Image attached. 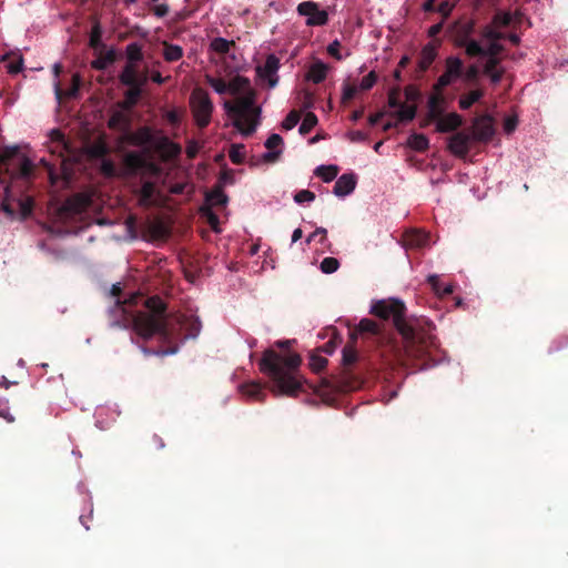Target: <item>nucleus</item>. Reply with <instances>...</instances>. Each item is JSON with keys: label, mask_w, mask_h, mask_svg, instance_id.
<instances>
[{"label": "nucleus", "mask_w": 568, "mask_h": 568, "mask_svg": "<svg viewBox=\"0 0 568 568\" xmlns=\"http://www.w3.org/2000/svg\"><path fill=\"white\" fill-rule=\"evenodd\" d=\"M301 363L302 358L296 353L278 354L266 351L258 365L261 372L272 379V392L276 396L295 397L305 382L300 372Z\"/></svg>", "instance_id": "1"}, {"label": "nucleus", "mask_w": 568, "mask_h": 568, "mask_svg": "<svg viewBox=\"0 0 568 568\" xmlns=\"http://www.w3.org/2000/svg\"><path fill=\"white\" fill-rule=\"evenodd\" d=\"M121 176H140L145 180L140 189V204L142 206L162 205L166 197L155 185L161 179L162 169L150 160L146 151H130L123 155Z\"/></svg>", "instance_id": "2"}, {"label": "nucleus", "mask_w": 568, "mask_h": 568, "mask_svg": "<svg viewBox=\"0 0 568 568\" xmlns=\"http://www.w3.org/2000/svg\"><path fill=\"white\" fill-rule=\"evenodd\" d=\"M227 93L239 97L233 103L224 101V111L242 135H251L260 124V115L254 109V95L250 89V81L243 77L233 78L227 83Z\"/></svg>", "instance_id": "3"}, {"label": "nucleus", "mask_w": 568, "mask_h": 568, "mask_svg": "<svg viewBox=\"0 0 568 568\" xmlns=\"http://www.w3.org/2000/svg\"><path fill=\"white\" fill-rule=\"evenodd\" d=\"M480 37L483 41H487L486 45H483L478 40H466L462 43L467 55L486 58L483 72L489 77L493 84H498L505 73V69L499 65L500 60L498 58V54L504 50L499 40L505 36L498 27L491 23L483 29Z\"/></svg>", "instance_id": "4"}, {"label": "nucleus", "mask_w": 568, "mask_h": 568, "mask_svg": "<svg viewBox=\"0 0 568 568\" xmlns=\"http://www.w3.org/2000/svg\"><path fill=\"white\" fill-rule=\"evenodd\" d=\"M146 311L140 312L134 316V331L144 339H149L154 335L163 338L168 337L166 332V314L163 301L153 296L145 302Z\"/></svg>", "instance_id": "5"}, {"label": "nucleus", "mask_w": 568, "mask_h": 568, "mask_svg": "<svg viewBox=\"0 0 568 568\" xmlns=\"http://www.w3.org/2000/svg\"><path fill=\"white\" fill-rule=\"evenodd\" d=\"M405 304L398 298H383L373 304L369 312L383 320H393L394 325L405 338L413 337L412 328L405 322Z\"/></svg>", "instance_id": "6"}, {"label": "nucleus", "mask_w": 568, "mask_h": 568, "mask_svg": "<svg viewBox=\"0 0 568 568\" xmlns=\"http://www.w3.org/2000/svg\"><path fill=\"white\" fill-rule=\"evenodd\" d=\"M190 108L197 126L205 128L210 124L214 104L209 93L202 88H195L190 95Z\"/></svg>", "instance_id": "7"}, {"label": "nucleus", "mask_w": 568, "mask_h": 568, "mask_svg": "<svg viewBox=\"0 0 568 568\" xmlns=\"http://www.w3.org/2000/svg\"><path fill=\"white\" fill-rule=\"evenodd\" d=\"M297 13L305 18L307 27H322L328 22V12L317 2L303 1L297 6Z\"/></svg>", "instance_id": "8"}, {"label": "nucleus", "mask_w": 568, "mask_h": 568, "mask_svg": "<svg viewBox=\"0 0 568 568\" xmlns=\"http://www.w3.org/2000/svg\"><path fill=\"white\" fill-rule=\"evenodd\" d=\"M280 59L271 53L265 62L256 68L258 78L266 82L270 89H274L278 83Z\"/></svg>", "instance_id": "9"}, {"label": "nucleus", "mask_w": 568, "mask_h": 568, "mask_svg": "<svg viewBox=\"0 0 568 568\" xmlns=\"http://www.w3.org/2000/svg\"><path fill=\"white\" fill-rule=\"evenodd\" d=\"M463 62L458 57H448L445 61V71L434 85L435 91H442L462 74Z\"/></svg>", "instance_id": "10"}, {"label": "nucleus", "mask_w": 568, "mask_h": 568, "mask_svg": "<svg viewBox=\"0 0 568 568\" xmlns=\"http://www.w3.org/2000/svg\"><path fill=\"white\" fill-rule=\"evenodd\" d=\"M494 134L493 119L489 115H483L474 121L470 133L474 141L487 142Z\"/></svg>", "instance_id": "11"}, {"label": "nucleus", "mask_w": 568, "mask_h": 568, "mask_svg": "<svg viewBox=\"0 0 568 568\" xmlns=\"http://www.w3.org/2000/svg\"><path fill=\"white\" fill-rule=\"evenodd\" d=\"M264 146L267 151L262 154V160L265 163H275L284 150L283 138L277 133H272L264 142Z\"/></svg>", "instance_id": "12"}, {"label": "nucleus", "mask_w": 568, "mask_h": 568, "mask_svg": "<svg viewBox=\"0 0 568 568\" xmlns=\"http://www.w3.org/2000/svg\"><path fill=\"white\" fill-rule=\"evenodd\" d=\"M357 184V176L355 173H345L341 175L334 185L333 194L337 197H346L352 194Z\"/></svg>", "instance_id": "13"}, {"label": "nucleus", "mask_w": 568, "mask_h": 568, "mask_svg": "<svg viewBox=\"0 0 568 568\" xmlns=\"http://www.w3.org/2000/svg\"><path fill=\"white\" fill-rule=\"evenodd\" d=\"M471 141L474 140L470 134L458 132L450 136L448 149L456 156H465L469 152Z\"/></svg>", "instance_id": "14"}, {"label": "nucleus", "mask_w": 568, "mask_h": 568, "mask_svg": "<svg viewBox=\"0 0 568 568\" xmlns=\"http://www.w3.org/2000/svg\"><path fill=\"white\" fill-rule=\"evenodd\" d=\"M91 202V197L89 194L80 193L70 196L64 204L62 205V210L70 214H78L83 212Z\"/></svg>", "instance_id": "15"}, {"label": "nucleus", "mask_w": 568, "mask_h": 568, "mask_svg": "<svg viewBox=\"0 0 568 568\" xmlns=\"http://www.w3.org/2000/svg\"><path fill=\"white\" fill-rule=\"evenodd\" d=\"M154 149H156L161 156L169 160L176 158L181 153V146L174 142H172L165 135H159L154 142Z\"/></svg>", "instance_id": "16"}, {"label": "nucleus", "mask_w": 568, "mask_h": 568, "mask_svg": "<svg viewBox=\"0 0 568 568\" xmlns=\"http://www.w3.org/2000/svg\"><path fill=\"white\" fill-rule=\"evenodd\" d=\"M436 129L439 132H450L462 125V116L458 113L452 112L440 114L436 120Z\"/></svg>", "instance_id": "17"}, {"label": "nucleus", "mask_w": 568, "mask_h": 568, "mask_svg": "<svg viewBox=\"0 0 568 568\" xmlns=\"http://www.w3.org/2000/svg\"><path fill=\"white\" fill-rule=\"evenodd\" d=\"M328 67L321 60L312 63L306 73V80L313 83H321L326 79Z\"/></svg>", "instance_id": "18"}, {"label": "nucleus", "mask_w": 568, "mask_h": 568, "mask_svg": "<svg viewBox=\"0 0 568 568\" xmlns=\"http://www.w3.org/2000/svg\"><path fill=\"white\" fill-rule=\"evenodd\" d=\"M438 44L435 42H429L425 44L420 51V58L418 61V67L420 71H425L429 68V65L435 61L437 57Z\"/></svg>", "instance_id": "19"}, {"label": "nucleus", "mask_w": 568, "mask_h": 568, "mask_svg": "<svg viewBox=\"0 0 568 568\" xmlns=\"http://www.w3.org/2000/svg\"><path fill=\"white\" fill-rule=\"evenodd\" d=\"M103 29L99 21H95L92 24L90 37H89V45L92 48L94 53H101L104 49V42L102 40Z\"/></svg>", "instance_id": "20"}, {"label": "nucleus", "mask_w": 568, "mask_h": 568, "mask_svg": "<svg viewBox=\"0 0 568 568\" xmlns=\"http://www.w3.org/2000/svg\"><path fill=\"white\" fill-rule=\"evenodd\" d=\"M97 58L91 61V67L95 70H105L110 67L115 60V49L111 48L106 51H102L101 53H94Z\"/></svg>", "instance_id": "21"}, {"label": "nucleus", "mask_w": 568, "mask_h": 568, "mask_svg": "<svg viewBox=\"0 0 568 568\" xmlns=\"http://www.w3.org/2000/svg\"><path fill=\"white\" fill-rule=\"evenodd\" d=\"M119 410L115 407L110 406H99L95 409V426L100 429H104L106 424H104V418L109 417L111 422H114L119 416Z\"/></svg>", "instance_id": "22"}, {"label": "nucleus", "mask_w": 568, "mask_h": 568, "mask_svg": "<svg viewBox=\"0 0 568 568\" xmlns=\"http://www.w3.org/2000/svg\"><path fill=\"white\" fill-rule=\"evenodd\" d=\"M125 111L126 109H123L122 106L114 110L108 121L109 128L123 131L126 130L129 126V118Z\"/></svg>", "instance_id": "23"}, {"label": "nucleus", "mask_w": 568, "mask_h": 568, "mask_svg": "<svg viewBox=\"0 0 568 568\" xmlns=\"http://www.w3.org/2000/svg\"><path fill=\"white\" fill-rule=\"evenodd\" d=\"M159 135H154L153 132L149 128H141L136 132H134L131 136V141L135 145H152L154 148V142Z\"/></svg>", "instance_id": "24"}, {"label": "nucleus", "mask_w": 568, "mask_h": 568, "mask_svg": "<svg viewBox=\"0 0 568 568\" xmlns=\"http://www.w3.org/2000/svg\"><path fill=\"white\" fill-rule=\"evenodd\" d=\"M138 77L139 72L136 65L133 63H125L123 70L119 75V79L123 85L134 87L138 83Z\"/></svg>", "instance_id": "25"}, {"label": "nucleus", "mask_w": 568, "mask_h": 568, "mask_svg": "<svg viewBox=\"0 0 568 568\" xmlns=\"http://www.w3.org/2000/svg\"><path fill=\"white\" fill-rule=\"evenodd\" d=\"M444 104H445V100H444L440 91H435V93L432 94L428 100V110H429L430 118L436 120L440 114H443L444 113Z\"/></svg>", "instance_id": "26"}, {"label": "nucleus", "mask_w": 568, "mask_h": 568, "mask_svg": "<svg viewBox=\"0 0 568 568\" xmlns=\"http://www.w3.org/2000/svg\"><path fill=\"white\" fill-rule=\"evenodd\" d=\"M315 175H317L323 182L329 183L336 179L338 174V166L335 164L324 165L321 164L315 169Z\"/></svg>", "instance_id": "27"}, {"label": "nucleus", "mask_w": 568, "mask_h": 568, "mask_svg": "<svg viewBox=\"0 0 568 568\" xmlns=\"http://www.w3.org/2000/svg\"><path fill=\"white\" fill-rule=\"evenodd\" d=\"M241 392L244 396L253 400H261L265 397L262 386L255 382L242 385Z\"/></svg>", "instance_id": "28"}, {"label": "nucleus", "mask_w": 568, "mask_h": 568, "mask_svg": "<svg viewBox=\"0 0 568 568\" xmlns=\"http://www.w3.org/2000/svg\"><path fill=\"white\" fill-rule=\"evenodd\" d=\"M233 44V40H227L223 37H217L210 42V50L219 54H226L230 52V49Z\"/></svg>", "instance_id": "29"}, {"label": "nucleus", "mask_w": 568, "mask_h": 568, "mask_svg": "<svg viewBox=\"0 0 568 568\" xmlns=\"http://www.w3.org/2000/svg\"><path fill=\"white\" fill-rule=\"evenodd\" d=\"M206 200V206H217V205H225L227 203V195L224 193V191L220 187L211 191L205 196Z\"/></svg>", "instance_id": "30"}, {"label": "nucleus", "mask_w": 568, "mask_h": 568, "mask_svg": "<svg viewBox=\"0 0 568 568\" xmlns=\"http://www.w3.org/2000/svg\"><path fill=\"white\" fill-rule=\"evenodd\" d=\"M428 282L430 283L435 294L439 296L448 295L453 293V285L452 284H440L438 280V275L430 274L427 277Z\"/></svg>", "instance_id": "31"}, {"label": "nucleus", "mask_w": 568, "mask_h": 568, "mask_svg": "<svg viewBox=\"0 0 568 568\" xmlns=\"http://www.w3.org/2000/svg\"><path fill=\"white\" fill-rule=\"evenodd\" d=\"M126 63H133L136 65L143 59L141 45L138 42H132L126 45Z\"/></svg>", "instance_id": "32"}, {"label": "nucleus", "mask_w": 568, "mask_h": 568, "mask_svg": "<svg viewBox=\"0 0 568 568\" xmlns=\"http://www.w3.org/2000/svg\"><path fill=\"white\" fill-rule=\"evenodd\" d=\"M318 123V119L315 113L308 111L305 112L303 121L298 128V131L302 135L310 133Z\"/></svg>", "instance_id": "33"}, {"label": "nucleus", "mask_w": 568, "mask_h": 568, "mask_svg": "<svg viewBox=\"0 0 568 568\" xmlns=\"http://www.w3.org/2000/svg\"><path fill=\"white\" fill-rule=\"evenodd\" d=\"M130 89L125 92V99L120 106L123 109H131L139 100L142 94V90L136 87H129Z\"/></svg>", "instance_id": "34"}, {"label": "nucleus", "mask_w": 568, "mask_h": 568, "mask_svg": "<svg viewBox=\"0 0 568 568\" xmlns=\"http://www.w3.org/2000/svg\"><path fill=\"white\" fill-rule=\"evenodd\" d=\"M407 145L415 151H424L428 148V139L424 134H412Z\"/></svg>", "instance_id": "35"}, {"label": "nucleus", "mask_w": 568, "mask_h": 568, "mask_svg": "<svg viewBox=\"0 0 568 568\" xmlns=\"http://www.w3.org/2000/svg\"><path fill=\"white\" fill-rule=\"evenodd\" d=\"M396 115L399 121H412L416 115V108L413 104H399L396 110Z\"/></svg>", "instance_id": "36"}, {"label": "nucleus", "mask_w": 568, "mask_h": 568, "mask_svg": "<svg viewBox=\"0 0 568 568\" xmlns=\"http://www.w3.org/2000/svg\"><path fill=\"white\" fill-rule=\"evenodd\" d=\"M473 32H474V22L473 21L465 22L458 31V34L456 38V44L464 48V44L462 42H464L466 40H473L470 38Z\"/></svg>", "instance_id": "37"}, {"label": "nucleus", "mask_w": 568, "mask_h": 568, "mask_svg": "<svg viewBox=\"0 0 568 568\" xmlns=\"http://www.w3.org/2000/svg\"><path fill=\"white\" fill-rule=\"evenodd\" d=\"M163 57L169 62L178 61L183 57V49L178 44H166Z\"/></svg>", "instance_id": "38"}, {"label": "nucleus", "mask_w": 568, "mask_h": 568, "mask_svg": "<svg viewBox=\"0 0 568 568\" xmlns=\"http://www.w3.org/2000/svg\"><path fill=\"white\" fill-rule=\"evenodd\" d=\"M483 97V92L480 90H473L469 93L460 97L459 106L463 110L469 109L475 102H477Z\"/></svg>", "instance_id": "39"}, {"label": "nucleus", "mask_w": 568, "mask_h": 568, "mask_svg": "<svg viewBox=\"0 0 568 568\" xmlns=\"http://www.w3.org/2000/svg\"><path fill=\"white\" fill-rule=\"evenodd\" d=\"M229 156L233 163H242L245 158V146L243 144H232L230 148Z\"/></svg>", "instance_id": "40"}, {"label": "nucleus", "mask_w": 568, "mask_h": 568, "mask_svg": "<svg viewBox=\"0 0 568 568\" xmlns=\"http://www.w3.org/2000/svg\"><path fill=\"white\" fill-rule=\"evenodd\" d=\"M205 80L215 93H217V94L227 93V83H225L222 79L206 75Z\"/></svg>", "instance_id": "41"}, {"label": "nucleus", "mask_w": 568, "mask_h": 568, "mask_svg": "<svg viewBox=\"0 0 568 568\" xmlns=\"http://www.w3.org/2000/svg\"><path fill=\"white\" fill-rule=\"evenodd\" d=\"M190 331L184 335L182 342L190 339V338H196L202 329V323L199 317H192L189 321Z\"/></svg>", "instance_id": "42"}, {"label": "nucleus", "mask_w": 568, "mask_h": 568, "mask_svg": "<svg viewBox=\"0 0 568 568\" xmlns=\"http://www.w3.org/2000/svg\"><path fill=\"white\" fill-rule=\"evenodd\" d=\"M339 267V262L335 257H325L320 265V268L325 274H332Z\"/></svg>", "instance_id": "43"}, {"label": "nucleus", "mask_w": 568, "mask_h": 568, "mask_svg": "<svg viewBox=\"0 0 568 568\" xmlns=\"http://www.w3.org/2000/svg\"><path fill=\"white\" fill-rule=\"evenodd\" d=\"M301 115L297 111H291L282 122V128L286 131L294 129L300 122Z\"/></svg>", "instance_id": "44"}, {"label": "nucleus", "mask_w": 568, "mask_h": 568, "mask_svg": "<svg viewBox=\"0 0 568 568\" xmlns=\"http://www.w3.org/2000/svg\"><path fill=\"white\" fill-rule=\"evenodd\" d=\"M357 331L359 333L376 334L378 332V325L371 318H363L359 321L357 325Z\"/></svg>", "instance_id": "45"}, {"label": "nucleus", "mask_w": 568, "mask_h": 568, "mask_svg": "<svg viewBox=\"0 0 568 568\" xmlns=\"http://www.w3.org/2000/svg\"><path fill=\"white\" fill-rule=\"evenodd\" d=\"M201 214L207 220L209 224L215 232H220L217 229L219 217L209 206L201 207Z\"/></svg>", "instance_id": "46"}, {"label": "nucleus", "mask_w": 568, "mask_h": 568, "mask_svg": "<svg viewBox=\"0 0 568 568\" xmlns=\"http://www.w3.org/2000/svg\"><path fill=\"white\" fill-rule=\"evenodd\" d=\"M339 48H341V42L337 39H335L327 45V52H328V54L334 57L336 60L341 61V60L345 59L346 57H348L349 52L347 51L345 54H343V53H341Z\"/></svg>", "instance_id": "47"}, {"label": "nucleus", "mask_w": 568, "mask_h": 568, "mask_svg": "<svg viewBox=\"0 0 568 568\" xmlns=\"http://www.w3.org/2000/svg\"><path fill=\"white\" fill-rule=\"evenodd\" d=\"M428 234L424 232H416L408 237V243L414 246L423 247L428 244Z\"/></svg>", "instance_id": "48"}, {"label": "nucleus", "mask_w": 568, "mask_h": 568, "mask_svg": "<svg viewBox=\"0 0 568 568\" xmlns=\"http://www.w3.org/2000/svg\"><path fill=\"white\" fill-rule=\"evenodd\" d=\"M513 16L509 12H498L493 19V23L498 28L507 27L511 23Z\"/></svg>", "instance_id": "49"}, {"label": "nucleus", "mask_w": 568, "mask_h": 568, "mask_svg": "<svg viewBox=\"0 0 568 568\" xmlns=\"http://www.w3.org/2000/svg\"><path fill=\"white\" fill-rule=\"evenodd\" d=\"M315 200V194L308 190H301L294 195V201L297 204L311 203Z\"/></svg>", "instance_id": "50"}, {"label": "nucleus", "mask_w": 568, "mask_h": 568, "mask_svg": "<svg viewBox=\"0 0 568 568\" xmlns=\"http://www.w3.org/2000/svg\"><path fill=\"white\" fill-rule=\"evenodd\" d=\"M376 80H377V78H376L375 72L371 71L359 82V89L361 90H369L371 88L374 87V84L376 83Z\"/></svg>", "instance_id": "51"}, {"label": "nucleus", "mask_w": 568, "mask_h": 568, "mask_svg": "<svg viewBox=\"0 0 568 568\" xmlns=\"http://www.w3.org/2000/svg\"><path fill=\"white\" fill-rule=\"evenodd\" d=\"M101 171L106 176H114L116 174V170H115L113 162L108 159L102 160Z\"/></svg>", "instance_id": "52"}, {"label": "nucleus", "mask_w": 568, "mask_h": 568, "mask_svg": "<svg viewBox=\"0 0 568 568\" xmlns=\"http://www.w3.org/2000/svg\"><path fill=\"white\" fill-rule=\"evenodd\" d=\"M0 418L6 419L8 423H12L14 417L10 414L8 402L6 399L0 400Z\"/></svg>", "instance_id": "53"}, {"label": "nucleus", "mask_w": 568, "mask_h": 568, "mask_svg": "<svg viewBox=\"0 0 568 568\" xmlns=\"http://www.w3.org/2000/svg\"><path fill=\"white\" fill-rule=\"evenodd\" d=\"M517 124H518L517 118L514 115H508L504 120V131L509 134L515 131V129L517 128Z\"/></svg>", "instance_id": "54"}, {"label": "nucleus", "mask_w": 568, "mask_h": 568, "mask_svg": "<svg viewBox=\"0 0 568 568\" xmlns=\"http://www.w3.org/2000/svg\"><path fill=\"white\" fill-rule=\"evenodd\" d=\"M80 84H81V79L79 77V74H74L72 77V85L71 88L67 91V95L69 98H74L77 97L78 92H79V89H80Z\"/></svg>", "instance_id": "55"}, {"label": "nucleus", "mask_w": 568, "mask_h": 568, "mask_svg": "<svg viewBox=\"0 0 568 568\" xmlns=\"http://www.w3.org/2000/svg\"><path fill=\"white\" fill-rule=\"evenodd\" d=\"M200 149L201 145L199 142H196L195 140H190L185 149L186 155L192 159L197 154Z\"/></svg>", "instance_id": "56"}, {"label": "nucleus", "mask_w": 568, "mask_h": 568, "mask_svg": "<svg viewBox=\"0 0 568 568\" xmlns=\"http://www.w3.org/2000/svg\"><path fill=\"white\" fill-rule=\"evenodd\" d=\"M356 357H357L356 352L352 347H345L343 349L344 364L349 365V364L354 363L356 361Z\"/></svg>", "instance_id": "57"}, {"label": "nucleus", "mask_w": 568, "mask_h": 568, "mask_svg": "<svg viewBox=\"0 0 568 568\" xmlns=\"http://www.w3.org/2000/svg\"><path fill=\"white\" fill-rule=\"evenodd\" d=\"M356 92H357L356 87L345 84L343 87V91H342L343 101H348V100L353 99L355 97Z\"/></svg>", "instance_id": "58"}, {"label": "nucleus", "mask_w": 568, "mask_h": 568, "mask_svg": "<svg viewBox=\"0 0 568 568\" xmlns=\"http://www.w3.org/2000/svg\"><path fill=\"white\" fill-rule=\"evenodd\" d=\"M3 190H4V200L2 202V211L6 212V214L9 216V217H13L14 216V212L12 210V207L8 204V199H9V187L8 186H3Z\"/></svg>", "instance_id": "59"}, {"label": "nucleus", "mask_w": 568, "mask_h": 568, "mask_svg": "<svg viewBox=\"0 0 568 568\" xmlns=\"http://www.w3.org/2000/svg\"><path fill=\"white\" fill-rule=\"evenodd\" d=\"M454 4L448 1H443L438 8L437 11L443 14L444 18H447L450 12L453 11Z\"/></svg>", "instance_id": "60"}, {"label": "nucleus", "mask_w": 568, "mask_h": 568, "mask_svg": "<svg viewBox=\"0 0 568 568\" xmlns=\"http://www.w3.org/2000/svg\"><path fill=\"white\" fill-rule=\"evenodd\" d=\"M141 351L144 353V354H153V355H158V356H166V355H173L178 352V348H170V349H162V351H149L148 348H144V347H141Z\"/></svg>", "instance_id": "61"}, {"label": "nucleus", "mask_w": 568, "mask_h": 568, "mask_svg": "<svg viewBox=\"0 0 568 568\" xmlns=\"http://www.w3.org/2000/svg\"><path fill=\"white\" fill-rule=\"evenodd\" d=\"M478 73H479L478 65L473 64L467 69L466 73H465V79L468 81H473L477 78Z\"/></svg>", "instance_id": "62"}, {"label": "nucleus", "mask_w": 568, "mask_h": 568, "mask_svg": "<svg viewBox=\"0 0 568 568\" xmlns=\"http://www.w3.org/2000/svg\"><path fill=\"white\" fill-rule=\"evenodd\" d=\"M50 139L51 141L53 142H58L60 143L61 145H64V138H63V134L60 130H51L50 131Z\"/></svg>", "instance_id": "63"}, {"label": "nucleus", "mask_w": 568, "mask_h": 568, "mask_svg": "<svg viewBox=\"0 0 568 568\" xmlns=\"http://www.w3.org/2000/svg\"><path fill=\"white\" fill-rule=\"evenodd\" d=\"M21 214L26 217L31 213L32 204L31 200L20 202Z\"/></svg>", "instance_id": "64"}]
</instances>
